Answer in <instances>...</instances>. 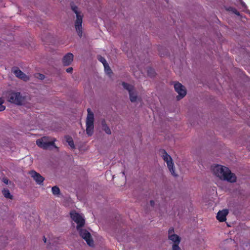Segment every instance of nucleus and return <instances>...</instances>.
<instances>
[{"label": "nucleus", "mask_w": 250, "mask_h": 250, "mask_svg": "<svg viewBox=\"0 0 250 250\" xmlns=\"http://www.w3.org/2000/svg\"><path fill=\"white\" fill-rule=\"evenodd\" d=\"M213 173L220 179L227 181L230 183H234L236 181V176L232 173L227 167L217 165L212 167Z\"/></svg>", "instance_id": "obj_1"}, {"label": "nucleus", "mask_w": 250, "mask_h": 250, "mask_svg": "<svg viewBox=\"0 0 250 250\" xmlns=\"http://www.w3.org/2000/svg\"><path fill=\"white\" fill-rule=\"evenodd\" d=\"M71 9L76 15V19L75 21V27L80 37L82 36L83 28L82 22L83 16L81 15V12L78 11V8L77 6L71 4Z\"/></svg>", "instance_id": "obj_2"}, {"label": "nucleus", "mask_w": 250, "mask_h": 250, "mask_svg": "<svg viewBox=\"0 0 250 250\" xmlns=\"http://www.w3.org/2000/svg\"><path fill=\"white\" fill-rule=\"evenodd\" d=\"M160 153L164 161L166 162L167 167L171 173V174L174 177H176L174 169V163L171 156L168 154L167 151L165 149H160Z\"/></svg>", "instance_id": "obj_3"}, {"label": "nucleus", "mask_w": 250, "mask_h": 250, "mask_svg": "<svg viewBox=\"0 0 250 250\" xmlns=\"http://www.w3.org/2000/svg\"><path fill=\"white\" fill-rule=\"evenodd\" d=\"M7 98L9 102L17 105H21L25 102L24 97H22L20 92H9Z\"/></svg>", "instance_id": "obj_4"}, {"label": "nucleus", "mask_w": 250, "mask_h": 250, "mask_svg": "<svg viewBox=\"0 0 250 250\" xmlns=\"http://www.w3.org/2000/svg\"><path fill=\"white\" fill-rule=\"evenodd\" d=\"M56 141V139L54 138L52 141H49L48 137H43L36 141V144L39 147L44 149H47L50 146H53L55 148H57V146L55 145V142Z\"/></svg>", "instance_id": "obj_5"}, {"label": "nucleus", "mask_w": 250, "mask_h": 250, "mask_svg": "<svg viewBox=\"0 0 250 250\" xmlns=\"http://www.w3.org/2000/svg\"><path fill=\"white\" fill-rule=\"evenodd\" d=\"M87 113L86 131L88 136H91L93 134L94 129V114L90 108L87 109Z\"/></svg>", "instance_id": "obj_6"}, {"label": "nucleus", "mask_w": 250, "mask_h": 250, "mask_svg": "<svg viewBox=\"0 0 250 250\" xmlns=\"http://www.w3.org/2000/svg\"><path fill=\"white\" fill-rule=\"evenodd\" d=\"M70 215L72 220L77 224V229H79L84 226L85 220L81 215L75 210L71 211Z\"/></svg>", "instance_id": "obj_7"}, {"label": "nucleus", "mask_w": 250, "mask_h": 250, "mask_svg": "<svg viewBox=\"0 0 250 250\" xmlns=\"http://www.w3.org/2000/svg\"><path fill=\"white\" fill-rule=\"evenodd\" d=\"M77 230L79 231V233L81 237L85 240L87 244L89 246H93L94 242L90 232H89L86 229H82V228Z\"/></svg>", "instance_id": "obj_8"}, {"label": "nucleus", "mask_w": 250, "mask_h": 250, "mask_svg": "<svg viewBox=\"0 0 250 250\" xmlns=\"http://www.w3.org/2000/svg\"><path fill=\"white\" fill-rule=\"evenodd\" d=\"M174 87L175 90L178 93V95L177 96V100H179L183 98L187 94V90L181 83L179 82H176L174 84Z\"/></svg>", "instance_id": "obj_9"}, {"label": "nucleus", "mask_w": 250, "mask_h": 250, "mask_svg": "<svg viewBox=\"0 0 250 250\" xmlns=\"http://www.w3.org/2000/svg\"><path fill=\"white\" fill-rule=\"evenodd\" d=\"M122 85L124 88L126 89L129 94L130 100L131 102H135L137 100V94L134 89V87L126 83L123 82Z\"/></svg>", "instance_id": "obj_10"}, {"label": "nucleus", "mask_w": 250, "mask_h": 250, "mask_svg": "<svg viewBox=\"0 0 250 250\" xmlns=\"http://www.w3.org/2000/svg\"><path fill=\"white\" fill-rule=\"evenodd\" d=\"M168 239L173 243L172 245V250H181V248L179 247V244L181 240L179 236L175 234L170 235L168 236Z\"/></svg>", "instance_id": "obj_11"}, {"label": "nucleus", "mask_w": 250, "mask_h": 250, "mask_svg": "<svg viewBox=\"0 0 250 250\" xmlns=\"http://www.w3.org/2000/svg\"><path fill=\"white\" fill-rule=\"evenodd\" d=\"M12 71L17 77L24 81H27L29 80V77L26 76L18 67H13L12 69Z\"/></svg>", "instance_id": "obj_12"}, {"label": "nucleus", "mask_w": 250, "mask_h": 250, "mask_svg": "<svg viewBox=\"0 0 250 250\" xmlns=\"http://www.w3.org/2000/svg\"><path fill=\"white\" fill-rule=\"evenodd\" d=\"M29 174L38 184L41 185L42 184L44 178L40 174L34 170L30 171Z\"/></svg>", "instance_id": "obj_13"}, {"label": "nucleus", "mask_w": 250, "mask_h": 250, "mask_svg": "<svg viewBox=\"0 0 250 250\" xmlns=\"http://www.w3.org/2000/svg\"><path fill=\"white\" fill-rule=\"evenodd\" d=\"M229 213L228 209H223L218 212L216 216L217 219L220 222H223L226 220V216Z\"/></svg>", "instance_id": "obj_14"}, {"label": "nucleus", "mask_w": 250, "mask_h": 250, "mask_svg": "<svg viewBox=\"0 0 250 250\" xmlns=\"http://www.w3.org/2000/svg\"><path fill=\"white\" fill-rule=\"evenodd\" d=\"M73 55L71 53H68L62 58V63L64 66L69 65L73 60Z\"/></svg>", "instance_id": "obj_15"}, {"label": "nucleus", "mask_w": 250, "mask_h": 250, "mask_svg": "<svg viewBox=\"0 0 250 250\" xmlns=\"http://www.w3.org/2000/svg\"><path fill=\"white\" fill-rule=\"evenodd\" d=\"M102 129L104 130L107 134H111V131L109 127L108 126L104 120L102 122Z\"/></svg>", "instance_id": "obj_16"}, {"label": "nucleus", "mask_w": 250, "mask_h": 250, "mask_svg": "<svg viewBox=\"0 0 250 250\" xmlns=\"http://www.w3.org/2000/svg\"><path fill=\"white\" fill-rule=\"evenodd\" d=\"M2 193L3 195L7 199H13V195L11 194L10 193V191L7 188H4L2 190Z\"/></svg>", "instance_id": "obj_17"}, {"label": "nucleus", "mask_w": 250, "mask_h": 250, "mask_svg": "<svg viewBox=\"0 0 250 250\" xmlns=\"http://www.w3.org/2000/svg\"><path fill=\"white\" fill-rule=\"evenodd\" d=\"M65 138L66 142L68 144L69 146L72 148H75V145L73 140V139L71 137L69 136H65Z\"/></svg>", "instance_id": "obj_18"}, {"label": "nucleus", "mask_w": 250, "mask_h": 250, "mask_svg": "<svg viewBox=\"0 0 250 250\" xmlns=\"http://www.w3.org/2000/svg\"><path fill=\"white\" fill-rule=\"evenodd\" d=\"M52 192L54 195H59L60 194V190L57 186H54L52 188Z\"/></svg>", "instance_id": "obj_19"}, {"label": "nucleus", "mask_w": 250, "mask_h": 250, "mask_svg": "<svg viewBox=\"0 0 250 250\" xmlns=\"http://www.w3.org/2000/svg\"><path fill=\"white\" fill-rule=\"evenodd\" d=\"M104 71L105 73L108 75H110L112 73V70L110 68L108 63H105V64L104 65Z\"/></svg>", "instance_id": "obj_20"}, {"label": "nucleus", "mask_w": 250, "mask_h": 250, "mask_svg": "<svg viewBox=\"0 0 250 250\" xmlns=\"http://www.w3.org/2000/svg\"><path fill=\"white\" fill-rule=\"evenodd\" d=\"M147 75L150 77H153L155 75V72L154 70L152 68H148L147 69Z\"/></svg>", "instance_id": "obj_21"}, {"label": "nucleus", "mask_w": 250, "mask_h": 250, "mask_svg": "<svg viewBox=\"0 0 250 250\" xmlns=\"http://www.w3.org/2000/svg\"><path fill=\"white\" fill-rule=\"evenodd\" d=\"M98 59L100 62H101L103 64V65L105 64V63H107L105 58L101 56H98Z\"/></svg>", "instance_id": "obj_22"}, {"label": "nucleus", "mask_w": 250, "mask_h": 250, "mask_svg": "<svg viewBox=\"0 0 250 250\" xmlns=\"http://www.w3.org/2000/svg\"><path fill=\"white\" fill-rule=\"evenodd\" d=\"M4 100L2 98H0V111H3L5 109V106L3 105Z\"/></svg>", "instance_id": "obj_23"}, {"label": "nucleus", "mask_w": 250, "mask_h": 250, "mask_svg": "<svg viewBox=\"0 0 250 250\" xmlns=\"http://www.w3.org/2000/svg\"><path fill=\"white\" fill-rule=\"evenodd\" d=\"M174 233V229L173 228H171L168 230V236L170 235H173Z\"/></svg>", "instance_id": "obj_24"}, {"label": "nucleus", "mask_w": 250, "mask_h": 250, "mask_svg": "<svg viewBox=\"0 0 250 250\" xmlns=\"http://www.w3.org/2000/svg\"><path fill=\"white\" fill-rule=\"evenodd\" d=\"M73 68L70 67L66 69V71L68 73H71L73 71Z\"/></svg>", "instance_id": "obj_25"}, {"label": "nucleus", "mask_w": 250, "mask_h": 250, "mask_svg": "<svg viewBox=\"0 0 250 250\" xmlns=\"http://www.w3.org/2000/svg\"><path fill=\"white\" fill-rule=\"evenodd\" d=\"M39 76V77H38L41 80H43L44 78V76L43 74H37Z\"/></svg>", "instance_id": "obj_26"}, {"label": "nucleus", "mask_w": 250, "mask_h": 250, "mask_svg": "<svg viewBox=\"0 0 250 250\" xmlns=\"http://www.w3.org/2000/svg\"><path fill=\"white\" fill-rule=\"evenodd\" d=\"M3 182L6 184H8V182H9V180L6 179V178H4L3 179Z\"/></svg>", "instance_id": "obj_27"}, {"label": "nucleus", "mask_w": 250, "mask_h": 250, "mask_svg": "<svg viewBox=\"0 0 250 250\" xmlns=\"http://www.w3.org/2000/svg\"><path fill=\"white\" fill-rule=\"evenodd\" d=\"M51 242H49V245L48 246V247H47V249H48V250H50V249H51L52 248V247H54V244L53 243L52 245H51Z\"/></svg>", "instance_id": "obj_28"}, {"label": "nucleus", "mask_w": 250, "mask_h": 250, "mask_svg": "<svg viewBox=\"0 0 250 250\" xmlns=\"http://www.w3.org/2000/svg\"><path fill=\"white\" fill-rule=\"evenodd\" d=\"M233 12L237 15L239 16L240 13L236 9H234Z\"/></svg>", "instance_id": "obj_29"}, {"label": "nucleus", "mask_w": 250, "mask_h": 250, "mask_svg": "<svg viewBox=\"0 0 250 250\" xmlns=\"http://www.w3.org/2000/svg\"><path fill=\"white\" fill-rule=\"evenodd\" d=\"M150 205H151V206H152V207H153V206H154V204H155L154 201L153 200H151V201H150Z\"/></svg>", "instance_id": "obj_30"}, {"label": "nucleus", "mask_w": 250, "mask_h": 250, "mask_svg": "<svg viewBox=\"0 0 250 250\" xmlns=\"http://www.w3.org/2000/svg\"><path fill=\"white\" fill-rule=\"evenodd\" d=\"M43 241L44 243H46V239L45 236L43 237Z\"/></svg>", "instance_id": "obj_31"}]
</instances>
